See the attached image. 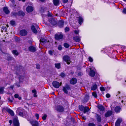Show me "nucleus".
<instances>
[{"instance_id": "obj_1", "label": "nucleus", "mask_w": 126, "mask_h": 126, "mask_svg": "<svg viewBox=\"0 0 126 126\" xmlns=\"http://www.w3.org/2000/svg\"><path fill=\"white\" fill-rule=\"evenodd\" d=\"M63 60L66 62L68 64H70V62H71L69 57L67 55L64 56L63 57Z\"/></svg>"}, {"instance_id": "obj_2", "label": "nucleus", "mask_w": 126, "mask_h": 126, "mask_svg": "<svg viewBox=\"0 0 126 126\" xmlns=\"http://www.w3.org/2000/svg\"><path fill=\"white\" fill-rule=\"evenodd\" d=\"M62 84V82L59 83V82L57 81H54L52 82L53 86L54 87L56 88H58L59 86L61 85Z\"/></svg>"}, {"instance_id": "obj_3", "label": "nucleus", "mask_w": 126, "mask_h": 126, "mask_svg": "<svg viewBox=\"0 0 126 126\" xmlns=\"http://www.w3.org/2000/svg\"><path fill=\"white\" fill-rule=\"evenodd\" d=\"M13 123L14 126H19V123L17 120V117L15 118L13 120Z\"/></svg>"}, {"instance_id": "obj_4", "label": "nucleus", "mask_w": 126, "mask_h": 126, "mask_svg": "<svg viewBox=\"0 0 126 126\" xmlns=\"http://www.w3.org/2000/svg\"><path fill=\"white\" fill-rule=\"evenodd\" d=\"M63 35L60 33H58L55 35V38L56 40L61 39L63 38Z\"/></svg>"}, {"instance_id": "obj_5", "label": "nucleus", "mask_w": 126, "mask_h": 126, "mask_svg": "<svg viewBox=\"0 0 126 126\" xmlns=\"http://www.w3.org/2000/svg\"><path fill=\"white\" fill-rule=\"evenodd\" d=\"M70 89V87L68 85H66L65 87H63V90L65 93L67 94V90Z\"/></svg>"}, {"instance_id": "obj_6", "label": "nucleus", "mask_w": 126, "mask_h": 126, "mask_svg": "<svg viewBox=\"0 0 126 126\" xmlns=\"http://www.w3.org/2000/svg\"><path fill=\"white\" fill-rule=\"evenodd\" d=\"M27 32L25 30H22L20 32V34L22 36H25L27 34Z\"/></svg>"}, {"instance_id": "obj_7", "label": "nucleus", "mask_w": 126, "mask_h": 126, "mask_svg": "<svg viewBox=\"0 0 126 126\" xmlns=\"http://www.w3.org/2000/svg\"><path fill=\"white\" fill-rule=\"evenodd\" d=\"M31 123L33 126H39L38 123L36 121H32L31 122Z\"/></svg>"}, {"instance_id": "obj_8", "label": "nucleus", "mask_w": 126, "mask_h": 126, "mask_svg": "<svg viewBox=\"0 0 126 126\" xmlns=\"http://www.w3.org/2000/svg\"><path fill=\"white\" fill-rule=\"evenodd\" d=\"M122 121V120L121 119H118L115 123V126H119Z\"/></svg>"}, {"instance_id": "obj_9", "label": "nucleus", "mask_w": 126, "mask_h": 126, "mask_svg": "<svg viewBox=\"0 0 126 126\" xmlns=\"http://www.w3.org/2000/svg\"><path fill=\"white\" fill-rule=\"evenodd\" d=\"M33 10V8L31 6H28L26 8V11L28 12H31Z\"/></svg>"}, {"instance_id": "obj_10", "label": "nucleus", "mask_w": 126, "mask_h": 126, "mask_svg": "<svg viewBox=\"0 0 126 126\" xmlns=\"http://www.w3.org/2000/svg\"><path fill=\"white\" fill-rule=\"evenodd\" d=\"M77 81V80L75 78H72L70 81L71 84H76Z\"/></svg>"}, {"instance_id": "obj_11", "label": "nucleus", "mask_w": 126, "mask_h": 126, "mask_svg": "<svg viewBox=\"0 0 126 126\" xmlns=\"http://www.w3.org/2000/svg\"><path fill=\"white\" fill-rule=\"evenodd\" d=\"M112 113V112L111 111H108L105 114V116L106 117H108L110 116Z\"/></svg>"}, {"instance_id": "obj_12", "label": "nucleus", "mask_w": 126, "mask_h": 126, "mask_svg": "<svg viewBox=\"0 0 126 126\" xmlns=\"http://www.w3.org/2000/svg\"><path fill=\"white\" fill-rule=\"evenodd\" d=\"M49 22L53 25H54L56 24V22L54 20L53 18H51L49 20Z\"/></svg>"}, {"instance_id": "obj_13", "label": "nucleus", "mask_w": 126, "mask_h": 126, "mask_svg": "<svg viewBox=\"0 0 126 126\" xmlns=\"http://www.w3.org/2000/svg\"><path fill=\"white\" fill-rule=\"evenodd\" d=\"M57 110L59 112H63V111L64 108L62 106H59L57 107Z\"/></svg>"}, {"instance_id": "obj_14", "label": "nucleus", "mask_w": 126, "mask_h": 126, "mask_svg": "<svg viewBox=\"0 0 126 126\" xmlns=\"http://www.w3.org/2000/svg\"><path fill=\"white\" fill-rule=\"evenodd\" d=\"M73 39L76 42H79L80 40V38L79 36H76L73 37Z\"/></svg>"}, {"instance_id": "obj_15", "label": "nucleus", "mask_w": 126, "mask_h": 126, "mask_svg": "<svg viewBox=\"0 0 126 126\" xmlns=\"http://www.w3.org/2000/svg\"><path fill=\"white\" fill-rule=\"evenodd\" d=\"M31 29L32 31L34 33H36L37 32V31L36 29L35 28L34 26H32L31 27Z\"/></svg>"}, {"instance_id": "obj_16", "label": "nucleus", "mask_w": 126, "mask_h": 126, "mask_svg": "<svg viewBox=\"0 0 126 126\" xmlns=\"http://www.w3.org/2000/svg\"><path fill=\"white\" fill-rule=\"evenodd\" d=\"M29 49L30 51L32 52H34L35 51V48L33 46H30L29 48Z\"/></svg>"}, {"instance_id": "obj_17", "label": "nucleus", "mask_w": 126, "mask_h": 126, "mask_svg": "<svg viewBox=\"0 0 126 126\" xmlns=\"http://www.w3.org/2000/svg\"><path fill=\"white\" fill-rule=\"evenodd\" d=\"M90 110V109L87 107H84L83 110V111L84 113H85L86 112H88Z\"/></svg>"}, {"instance_id": "obj_18", "label": "nucleus", "mask_w": 126, "mask_h": 126, "mask_svg": "<svg viewBox=\"0 0 126 126\" xmlns=\"http://www.w3.org/2000/svg\"><path fill=\"white\" fill-rule=\"evenodd\" d=\"M90 69V75L91 77H94L95 75V72L91 70V68Z\"/></svg>"}, {"instance_id": "obj_19", "label": "nucleus", "mask_w": 126, "mask_h": 126, "mask_svg": "<svg viewBox=\"0 0 126 126\" xmlns=\"http://www.w3.org/2000/svg\"><path fill=\"white\" fill-rule=\"evenodd\" d=\"M7 111L12 116H14V112L12 110L10 109H8L7 110Z\"/></svg>"}, {"instance_id": "obj_20", "label": "nucleus", "mask_w": 126, "mask_h": 126, "mask_svg": "<svg viewBox=\"0 0 126 126\" xmlns=\"http://www.w3.org/2000/svg\"><path fill=\"white\" fill-rule=\"evenodd\" d=\"M3 11L6 14H8L10 12L7 8L6 7H4L3 9Z\"/></svg>"}, {"instance_id": "obj_21", "label": "nucleus", "mask_w": 126, "mask_h": 126, "mask_svg": "<svg viewBox=\"0 0 126 126\" xmlns=\"http://www.w3.org/2000/svg\"><path fill=\"white\" fill-rule=\"evenodd\" d=\"M40 42L42 45H43L44 44L46 43L47 42V40L44 38H42L40 40Z\"/></svg>"}, {"instance_id": "obj_22", "label": "nucleus", "mask_w": 126, "mask_h": 126, "mask_svg": "<svg viewBox=\"0 0 126 126\" xmlns=\"http://www.w3.org/2000/svg\"><path fill=\"white\" fill-rule=\"evenodd\" d=\"M53 2L55 5H58L59 4V0H54Z\"/></svg>"}, {"instance_id": "obj_23", "label": "nucleus", "mask_w": 126, "mask_h": 126, "mask_svg": "<svg viewBox=\"0 0 126 126\" xmlns=\"http://www.w3.org/2000/svg\"><path fill=\"white\" fill-rule=\"evenodd\" d=\"M12 53L15 55L17 56L18 54V53L16 50H14L13 51Z\"/></svg>"}, {"instance_id": "obj_24", "label": "nucleus", "mask_w": 126, "mask_h": 126, "mask_svg": "<svg viewBox=\"0 0 126 126\" xmlns=\"http://www.w3.org/2000/svg\"><path fill=\"white\" fill-rule=\"evenodd\" d=\"M32 92L34 94L33 95L35 97H36L37 96V95H36V90L35 89L33 90L32 91Z\"/></svg>"}, {"instance_id": "obj_25", "label": "nucleus", "mask_w": 126, "mask_h": 126, "mask_svg": "<svg viewBox=\"0 0 126 126\" xmlns=\"http://www.w3.org/2000/svg\"><path fill=\"white\" fill-rule=\"evenodd\" d=\"M121 108L119 107H116L115 108V111L116 112L120 111Z\"/></svg>"}, {"instance_id": "obj_26", "label": "nucleus", "mask_w": 126, "mask_h": 126, "mask_svg": "<svg viewBox=\"0 0 126 126\" xmlns=\"http://www.w3.org/2000/svg\"><path fill=\"white\" fill-rule=\"evenodd\" d=\"M98 107L101 111H103L104 110V108L102 106L99 105Z\"/></svg>"}, {"instance_id": "obj_27", "label": "nucleus", "mask_w": 126, "mask_h": 126, "mask_svg": "<svg viewBox=\"0 0 126 126\" xmlns=\"http://www.w3.org/2000/svg\"><path fill=\"white\" fill-rule=\"evenodd\" d=\"M83 19L81 17H79V24L81 25V23L83 22Z\"/></svg>"}, {"instance_id": "obj_28", "label": "nucleus", "mask_w": 126, "mask_h": 126, "mask_svg": "<svg viewBox=\"0 0 126 126\" xmlns=\"http://www.w3.org/2000/svg\"><path fill=\"white\" fill-rule=\"evenodd\" d=\"M97 86L96 85H94L92 87L91 89L92 90H94L96 89L97 88Z\"/></svg>"}, {"instance_id": "obj_29", "label": "nucleus", "mask_w": 126, "mask_h": 126, "mask_svg": "<svg viewBox=\"0 0 126 126\" xmlns=\"http://www.w3.org/2000/svg\"><path fill=\"white\" fill-rule=\"evenodd\" d=\"M96 117L97 120L98 122H100L101 121V117L97 115Z\"/></svg>"}, {"instance_id": "obj_30", "label": "nucleus", "mask_w": 126, "mask_h": 126, "mask_svg": "<svg viewBox=\"0 0 126 126\" xmlns=\"http://www.w3.org/2000/svg\"><path fill=\"white\" fill-rule=\"evenodd\" d=\"M55 65L56 67L58 69H59L60 67V63H56L55 64Z\"/></svg>"}, {"instance_id": "obj_31", "label": "nucleus", "mask_w": 126, "mask_h": 126, "mask_svg": "<svg viewBox=\"0 0 126 126\" xmlns=\"http://www.w3.org/2000/svg\"><path fill=\"white\" fill-rule=\"evenodd\" d=\"M63 23L64 22L63 21H61L60 22L59 25H61V26H60V28L62 27L63 26Z\"/></svg>"}, {"instance_id": "obj_32", "label": "nucleus", "mask_w": 126, "mask_h": 126, "mask_svg": "<svg viewBox=\"0 0 126 126\" xmlns=\"http://www.w3.org/2000/svg\"><path fill=\"white\" fill-rule=\"evenodd\" d=\"M79 109L81 111H83L84 107L82 106H79Z\"/></svg>"}, {"instance_id": "obj_33", "label": "nucleus", "mask_w": 126, "mask_h": 126, "mask_svg": "<svg viewBox=\"0 0 126 126\" xmlns=\"http://www.w3.org/2000/svg\"><path fill=\"white\" fill-rule=\"evenodd\" d=\"M64 47L66 48H68L69 47V45L67 43H64Z\"/></svg>"}, {"instance_id": "obj_34", "label": "nucleus", "mask_w": 126, "mask_h": 126, "mask_svg": "<svg viewBox=\"0 0 126 126\" xmlns=\"http://www.w3.org/2000/svg\"><path fill=\"white\" fill-rule=\"evenodd\" d=\"M4 88L3 87H1L0 88V94H3V90Z\"/></svg>"}, {"instance_id": "obj_35", "label": "nucleus", "mask_w": 126, "mask_h": 126, "mask_svg": "<svg viewBox=\"0 0 126 126\" xmlns=\"http://www.w3.org/2000/svg\"><path fill=\"white\" fill-rule=\"evenodd\" d=\"M24 78L23 76H20L19 78V80L20 81H22Z\"/></svg>"}, {"instance_id": "obj_36", "label": "nucleus", "mask_w": 126, "mask_h": 126, "mask_svg": "<svg viewBox=\"0 0 126 126\" xmlns=\"http://www.w3.org/2000/svg\"><path fill=\"white\" fill-rule=\"evenodd\" d=\"M10 23L13 26L15 25V22L14 21H10Z\"/></svg>"}, {"instance_id": "obj_37", "label": "nucleus", "mask_w": 126, "mask_h": 126, "mask_svg": "<svg viewBox=\"0 0 126 126\" xmlns=\"http://www.w3.org/2000/svg\"><path fill=\"white\" fill-rule=\"evenodd\" d=\"M19 14L20 15H21L23 16H24L25 15L24 13L22 11H20L19 12Z\"/></svg>"}, {"instance_id": "obj_38", "label": "nucleus", "mask_w": 126, "mask_h": 126, "mask_svg": "<svg viewBox=\"0 0 126 126\" xmlns=\"http://www.w3.org/2000/svg\"><path fill=\"white\" fill-rule=\"evenodd\" d=\"M93 95L95 98H96L97 97V95L96 93L93 92L92 93Z\"/></svg>"}, {"instance_id": "obj_39", "label": "nucleus", "mask_w": 126, "mask_h": 126, "mask_svg": "<svg viewBox=\"0 0 126 126\" xmlns=\"http://www.w3.org/2000/svg\"><path fill=\"white\" fill-rule=\"evenodd\" d=\"M47 116V115L46 114H44L42 117V119L44 120H46Z\"/></svg>"}, {"instance_id": "obj_40", "label": "nucleus", "mask_w": 126, "mask_h": 126, "mask_svg": "<svg viewBox=\"0 0 126 126\" xmlns=\"http://www.w3.org/2000/svg\"><path fill=\"white\" fill-rule=\"evenodd\" d=\"M69 30V27H66L65 29V32L68 31Z\"/></svg>"}, {"instance_id": "obj_41", "label": "nucleus", "mask_w": 126, "mask_h": 126, "mask_svg": "<svg viewBox=\"0 0 126 126\" xmlns=\"http://www.w3.org/2000/svg\"><path fill=\"white\" fill-rule=\"evenodd\" d=\"M35 116L36 117V119L37 120H38L39 119V115L38 114L36 113L35 115Z\"/></svg>"}, {"instance_id": "obj_42", "label": "nucleus", "mask_w": 126, "mask_h": 126, "mask_svg": "<svg viewBox=\"0 0 126 126\" xmlns=\"http://www.w3.org/2000/svg\"><path fill=\"white\" fill-rule=\"evenodd\" d=\"M88 126H95L93 123H90L89 124Z\"/></svg>"}, {"instance_id": "obj_43", "label": "nucleus", "mask_w": 126, "mask_h": 126, "mask_svg": "<svg viewBox=\"0 0 126 126\" xmlns=\"http://www.w3.org/2000/svg\"><path fill=\"white\" fill-rule=\"evenodd\" d=\"M100 90L102 91H105V89L103 87H100Z\"/></svg>"}, {"instance_id": "obj_44", "label": "nucleus", "mask_w": 126, "mask_h": 126, "mask_svg": "<svg viewBox=\"0 0 126 126\" xmlns=\"http://www.w3.org/2000/svg\"><path fill=\"white\" fill-rule=\"evenodd\" d=\"M12 58L11 56H9L7 58V60L8 61L10 60H12Z\"/></svg>"}, {"instance_id": "obj_45", "label": "nucleus", "mask_w": 126, "mask_h": 126, "mask_svg": "<svg viewBox=\"0 0 126 126\" xmlns=\"http://www.w3.org/2000/svg\"><path fill=\"white\" fill-rule=\"evenodd\" d=\"M89 61L91 62H92L93 61V59L91 57H89Z\"/></svg>"}, {"instance_id": "obj_46", "label": "nucleus", "mask_w": 126, "mask_h": 126, "mask_svg": "<svg viewBox=\"0 0 126 126\" xmlns=\"http://www.w3.org/2000/svg\"><path fill=\"white\" fill-rule=\"evenodd\" d=\"M123 13L126 14V8H124L123 9Z\"/></svg>"}, {"instance_id": "obj_47", "label": "nucleus", "mask_w": 126, "mask_h": 126, "mask_svg": "<svg viewBox=\"0 0 126 126\" xmlns=\"http://www.w3.org/2000/svg\"><path fill=\"white\" fill-rule=\"evenodd\" d=\"M60 75L62 77H63L65 76V75L64 73H62Z\"/></svg>"}, {"instance_id": "obj_48", "label": "nucleus", "mask_w": 126, "mask_h": 126, "mask_svg": "<svg viewBox=\"0 0 126 126\" xmlns=\"http://www.w3.org/2000/svg\"><path fill=\"white\" fill-rule=\"evenodd\" d=\"M48 53L50 55H52L53 52L51 51L50 50L48 52Z\"/></svg>"}, {"instance_id": "obj_49", "label": "nucleus", "mask_w": 126, "mask_h": 126, "mask_svg": "<svg viewBox=\"0 0 126 126\" xmlns=\"http://www.w3.org/2000/svg\"><path fill=\"white\" fill-rule=\"evenodd\" d=\"M19 95L18 94H16L14 95L15 97L16 98H17L18 97Z\"/></svg>"}, {"instance_id": "obj_50", "label": "nucleus", "mask_w": 126, "mask_h": 126, "mask_svg": "<svg viewBox=\"0 0 126 126\" xmlns=\"http://www.w3.org/2000/svg\"><path fill=\"white\" fill-rule=\"evenodd\" d=\"M19 115L20 116H23V114L22 112H20L19 113Z\"/></svg>"}, {"instance_id": "obj_51", "label": "nucleus", "mask_w": 126, "mask_h": 126, "mask_svg": "<svg viewBox=\"0 0 126 126\" xmlns=\"http://www.w3.org/2000/svg\"><path fill=\"white\" fill-rule=\"evenodd\" d=\"M58 48L59 50H61L62 49V47L61 46H59V47H58Z\"/></svg>"}, {"instance_id": "obj_52", "label": "nucleus", "mask_w": 126, "mask_h": 126, "mask_svg": "<svg viewBox=\"0 0 126 126\" xmlns=\"http://www.w3.org/2000/svg\"><path fill=\"white\" fill-rule=\"evenodd\" d=\"M106 96L107 98H109L110 97V95L109 94H106Z\"/></svg>"}, {"instance_id": "obj_53", "label": "nucleus", "mask_w": 126, "mask_h": 126, "mask_svg": "<svg viewBox=\"0 0 126 126\" xmlns=\"http://www.w3.org/2000/svg\"><path fill=\"white\" fill-rule=\"evenodd\" d=\"M79 31L78 30H75L74 31L75 33L76 34H78L79 33Z\"/></svg>"}, {"instance_id": "obj_54", "label": "nucleus", "mask_w": 126, "mask_h": 126, "mask_svg": "<svg viewBox=\"0 0 126 126\" xmlns=\"http://www.w3.org/2000/svg\"><path fill=\"white\" fill-rule=\"evenodd\" d=\"M63 2L64 3H66L68 1V0H62Z\"/></svg>"}, {"instance_id": "obj_55", "label": "nucleus", "mask_w": 126, "mask_h": 126, "mask_svg": "<svg viewBox=\"0 0 126 126\" xmlns=\"http://www.w3.org/2000/svg\"><path fill=\"white\" fill-rule=\"evenodd\" d=\"M40 66L39 65H37V67H36L38 69H39L40 68Z\"/></svg>"}, {"instance_id": "obj_56", "label": "nucleus", "mask_w": 126, "mask_h": 126, "mask_svg": "<svg viewBox=\"0 0 126 126\" xmlns=\"http://www.w3.org/2000/svg\"><path fill=\"white\" fill-rule=\"evenodd\" d=\"M82 74L81 73H79L78 74V75L81 76L82 75Z\"/></svg>"}, {"instance_id": "obj_57", "label": "nucleus", "mask_w": 126, "mask_h": 126, "mask_svg": "<svg viewBox=\"0 0 126 126\" xmlns=\"http://www.w3.org/2000/svg\"><path fill=\"white\" fill-rule=\"evenodd\" d=\"M12 121L11 120H10L9 121V123H10V125L11 124H12Z\"/></svg>"}, {"instance_id": "obj_58", "label": "nucleus", "mask_w": 126, "mask_h": 126, "mask_svg": "<svg viewBox=\"0 0 126 126\" xmlns=\"http://www.w3.org/2000/svg\"><path fill=\"white\" fill-rule=\"evenodd\" d=\"M16 84L17 85V87H20V86L19 84H18L17 83Z\"/></svg>"}, {"instance_id": "obj_59", "label": "nucleus", "mask_w": 126, "mask_h": 126, "mask_svg": "<svg viewBox=\"0 0 126 126\" xmlns=\"http://www.w3.org/2000/svg\"><path fill=\"white\" fill-rule=\"evenodd\" d=\"M82 118L83 119H86V117L85 116H83Z\"/></svg>"}, {"instance_id": "obj_60", "label": "nucleus", "mask_w": 126, "mask_h": 126, "mask_svg": "<svg viewBox=\"0 0 126 126\" xmlns=\"http://www.w3.org/2000/svg\"><path fill=\"white\" fill-rule=\"evenodd\" d=\"M18 99L19 100H20L21 99V97H18Z\"/></svg>"}, {"instance_id": "obj_61", "label": "nucleus", "mask_w": 126, "mask_h": 126, "mask_svg": "<svg viewBox=\"0 0 126 126\" xmlns=\"http://www.w3.org/2000/svg\"><path fill=\"white\" fill-rule=\"evenodd\" d=\"M42 2H44L45 1V0H40Z\"/></svg>"}, {"instance_id": "obj_62", "label": "nucleus", "mask_w": 126, "mask_h": 126, "mask_svg": "<svg viewBox=\"0 0 126 126\" xmlns=\"http://www.w3.org/2000/svg\"><path fill=\"white\" fill-rule=\"evenodd\" d=\"M73 72H71V74H73Z\"/></svg>"}, {"instance_id": "obj_63", "label": "nucleus", "mask_w": 126, "mask_h": 126, "mask_svg": "<svg viewBox=\"0 0 126 126\" xmlns=\"http://www.w3.org/2000/svg\"><path fill=\"white\" fill-rule=\"evenodd\" d=\"M6 26L7 27H8V25H6Z\"/></svg>"}, {"instance_id": "obj_64", "label": "nucleus", "mask_w": 126, "mask_h": 126, "mask_svg": "<svg viewBox=\"0 0 126 126\" xmlns=\"http://www.w3.org/2000/svg\"><path fill=\"white\" fill-rule=\"evenodd\" d=\"M123 102V100H122V102Z\"/></svg>"}]
</instances>
